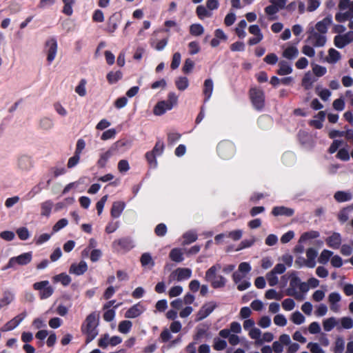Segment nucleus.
<instances>
[{"mask_svg": "<svg viewBox=\"0 0 353 353\" xmlns=\"http://www.w3.org/2000/svg\"><path fill=\"white\" fill-rule=\"evenodd\" d=\"M99 325V315L96 312H92L87 316L84 323L81 325V330L83 334L85 335V344L90 343L99 334L97 327Z\"/></svg>", "mask_w": 353, "mask_h": 353, "instance_id": "1", "label": "nucleus"}, {"mask_svg": "<svg viewBox=\"0 0 353 353\" xmlns=\"http://www.w3.org/2000/svg\"><path fill=\"white\" fill-rule=\"evenodd\" d=\"M297 288H299L302 292H306L309 290L307 284L301 282V279L293 272L290 275V286L286 290V295L294 296L297 300H302L303 296L296 292Z\"/></svg>", "mask_w": 353, "mask_h": 353, "instance_id": "2", "label": "nucleus"}, {"mask_svg": "<svg viewBox=\"0 0 353 353\" xmlns=\"http://www.w3.org/2000/svg\"><path fill=\"white\" fill-rule=\"evenodd\" d=\"M178 101L177 96L174 92H170L168 95V99L159 101L154 108V114L161 116L167 110H170L176 105Z\"/></svg>", "mask_w": 353, "mask_h": 353, "instance_id": "3", "label": "nucleus"}, {"mask_svg": "<svg viewBox=\"0 0 353 353\" xmlns=\"http://www.w3.org/2000/svg\"><path fill=\"white\" fill-rule=\"evenodd\" d=\"M217 268L216 265L210 267L205 272V281L210 282L211 286L214 288H221L225 285L226 279L221 276H216Z\"/></svg>", "mask_w": 353, "mask_h": 353, "instance_id": "4", "label": "nucleus"}, {"mask_svg": "<svg viewBox=\"0 0 353 353\" xmlns=\"http://www.w3.org/2000/svg\"><path fill=\"white\" fill-rule=\"evenodd\" d=\"M249 97L254 108L261 111L265 106V93L256 88H252L249 90Z\"/></svg>", "mask_w": 353, "mask_h": 353, "instance_id": "5", "label": "nucleus"}, {"mask_svg": "<svg viewBox=\"0 0 353 353\" xmlns=\"http://www.w3.org/2000/svg\"><path fill=\"white\" fill-rule=\"evenodd\" d=\"M218 155L223 159H230L235 154L236 148L234 144L228 140L221 141L216 148Z\"/></svg>", "mask_w": 353, "mask_h": 353, "instance_id": "6", "label": "nucleus"}, {"mask_svg": "<svg viewBox=\"0 0 353 353\" xmlns=\"http://www.w3.org/2000/svg\"><path fill=\"white\" fill-rule=\"evenodd\" d=\"M32 259V252L23 253L17 256L11 257L9 259L8 263L4 266L2 270H6L7 269L13 268L15 264L20 265H26L30 263Z\"/></svg>", "mask_w": 353, "mask_h": 353, "instance_id": "7", "label": "nucleus"}, {"mask_svg": "<svg viewBox=\"0 0 353 353\" xmlns=\"http://www.w3.org/2000/svg\"><path fill=\"white\" fill-rule=\"evenodd\" d=\"M34 290L39 292V298L46 299L51 296L54 292V288L50 285L48 281L36 282L32 285Z\"/></svg>", "mask_w": 353, "mask_h": 353, "instance_id": "8", "label": "nucleus"}, {"mask_svg": "<svg viewBox=\"0 0 353 353\" xmlns=\"http://www.w3.org/2000/svg\"><path fill=\"white\" fill-rule=\"evenodd\" d=\"M134 246L133 241L130 237H123L112 242V248L117 252H128Z\"/></svg>", "mask_w": 353, "mask_h": 353, "instance_id": "9", "label": "nucleus"}, {"mask_svg": "<svg viewBox=\"0 0 353 353\" xmlns=\"http://www.w3.org/2000/svg\"><path fill=\"white\" fill-rule=\"evenodd\" d=\"M57 48V41L54 37H52L46 41L45 48L47 54V61L49 64L55 59Z\"/></svg>", "mask_w": 353, "mask_h": 353, "instance_id": "10", "label": "nucleus"}, {"mask_svg": "<svg viewBox=\"0 0 353 353\" xmlns=\"http://www.w3.org/2000/svg\"><path fill=\"white\" fill-rule=\"evenodd\" d=\"M307 40L314 47H322L326 43L325 36L323 35V34L315 32L314 30L310 31Z\"/></svg>", "mask_w": 353, "mask_h": 353, "instance_id": "11", "label": "nucleus"}, {"mask_svg": "<svg viewBox=\"0 0 353 353\" xmlns=\"http://www.w3.org/2000/svg\"><path fill=\"white\" fill-rule=\"evenodd\" d=\"M216 307V304L214 302H210L203 305L197 313V320L201 321L208 316Z\"/></svg>", "mask_w": 353, "mask_h": 353, "instance_id": "12", "label": "nucleus"}, {"mask_svg": "<svg viewBox=\"0 0 353 353\" xmlns=\"http://www.w3.org/2000/svg\"><path fill=\"white\" fill-rule=\"evenodd\" d=\"M271 213L274 216H284L290 217L294 214V210L285 206H275L272 208Z\"/></svg>", "mask_w": 353, "mask_h": 353, "instance_id": "13", "label": "nucleus"}, {"mask_svg": "<svg viewBox=\"0 0 353 353\" xmlns=\"http://www.w3.org/2000/svg\"><path fill=\"white\" fill-rule=\"evenodd\" d=\"M143 307L140 303H137L130 307L125 313L127 319H134L139 316L143 312Z\"/></svg>", "mask_w": 353, "mask_h": 353, "instance_id": "14", "label": "nucleus"}, {"mask_svg": "<svg viewBox=\"0 0 353 353\" xmlns=\"http://www.w3.org/2000/svg\"><path fill=\"white\" fill-rule=\"evenodd\" d=\"M88 270V265L84 261H81L78 264L72 263L69 272L71 274L79 276L83 274Z\"/></svg>", "mask_w": 353, "mask_h": 353, "instance_id": "15", "label": "nucleus"}, {"mask_svg": "<svg viewBox=\"0 0 353 353\" xmlns=\"http://www.w3.org/2000/svg\"><path fill=\"white\" fill-rule=\"evenodd\" d=\"M130 141L126 139H120L114 143L110 148L116 154L117 152H123L130 147Z\"/></svg>", "mask_w": 353, "mask_h": 353, "instance_id": "16", "label": "nucleus"}, {"mask_svg": "<svg viewBox=\"0 0 353 353\" xmlns=\"http://www.w3.org/2000/svg\"><path fill=\"white\" fill-rule=\"evenodd\" d=\"M327 245L333 249H339L341 244V236L339 233L334 232L326 239Z\"/></svg>", "mask_w": 353, "mask_h": 353, "instance_id": "17", "label": "nucleus"}, {"mask_svg": "<svg viewBox=\"0 0 353 353\" xmlns=\"http://www.w3.org/2000/svg\"><path fill=\"white\" fill-rule=\"evenodd\" d=\"M332 19L330 15L325 17L323 20L316 23L315 28L320 34H325L327 27L332 23Z\"/></svg>", "mask_w": 353, "mask_h": 353, "instance_id": "18", "label": "nucleus"}, {"mask_svg": "<svg viewBox=\"0 0 353 353\" xmlns=\"http://www.w3.org/2000/svg\"><path fill=\"white\" fill-rule=\"evenodd\" d=\"M317 252L315 249L310 248L306 251L307 259H305V266L313 268L316 265L315 259L317 256Z\"/></svg>", "mask_w": 353, "mask_h": 353, "instance_id": "19", "label": "nucleus"}, {"mask_svg": "<svg viewBox=\"0 0 353 353\" xmlns=\"http://www.w3.org/2000/svg\"><path fill=\"white\" fill-rule=\"evenodd\" d=\"M173 274H176V280L181 281L183 280L188 279L192 276V270L188 268H178Z\"/></svg>", "mask_w": 353, "mask_h": 353, "instance_id": "20", "label": "nucleus"}, {"mask_svg": "<svg viewBox=\"0 0 353 353\" xmlns=\"http://www.w3.org/2000/svg\"><path fill=\"white\" fill-rule=\"evenodd\" d=\"M125 207L123 201H115L112 203L110 214L113 218H118L121 214Z\"/></svg>", "mask_w": 353, "mask_h": 353, "instance_id": "21", "label": "nucleus"}, {"mask_svg": "<svg viewBox=\"0 0 353 353\" xmlns=\"http://www.w3.org/2000/svg\"><path fill=\"white\" fill-rule=\"evenodd\" d=\"M115 153L110 148L106 152L101 153L97 163V166L101 168H105L109 159Z\"/></svg>", "mask_w": 353, "mask_h": 353, "instance_id": "22", "label": "nucleus"}, {"mask_svg": "<svg viewBox=\"0 0 353 353\" xmlns=\"http://www.w3.org/2000/svg\"><path fill=\"white\" fill-rule=\"evenodd\" d=\"M213 88L214 87L212 80L211 79H205L204 81L203 90V94L205 95L204 102L208 101L211 97L213 91Z\"/></svg>", "mask_w": 353, "mask_h": 353, "instance_id": "23", "label": "nucleus"}, {"mask_svg": "<svg viewBox=\"0 0 353 353\" xmlns=\"http://www.w3.org/2000/svg\"><path fill=\"white\" fill-rule=\"evenodd\" d=\"M14 299V294L9 291L6 290L3 293V297L0 299V309L10 304Z\"/></svg>", "mask_w": 353, "mask_h": 353, "instance_id": "24", "label": "nucleus"}, {"mask_svg": "<svg viewBox=\"0 0 353 353\" xmlns=\"http://www.w3.org/2000/svg\"><path fill=\"white\" fill-rule=\"evenodd\" d=\"M279 67L276 73L280 76L287 75L292 72L291 65L285 61H281L279 63Z\"/></svg>", "mask_w": 353, "mask_h": 353, "instance_id": "25", "label": "nucleus"}, {"mask_svg": "<svg viewBox=\"0 0 353 353\" xmlns=\"http://www.w3.org/2000/svg\"><path fill=\"white\" fill-rule=\"evenodd\" d=\"M170 259L176 263H181L184 260L183 253L181 248H173L169 254Z\"/></svg>", "mask_w": 353, "mask_h": 353, "instance_id": "26", "label": "nucleus"}, {"mask_svg": "<svg viewBox=\"0 0 353 353\" xmlns=\"http://www.w3.org/2000/svg\"><path fill=\"white\" fill-rule=\"evenodd\" d=\"M334 199L339 203L350 201L352 199V194L350 192L344 191H337L334 195Z\"/></svg>", "mask_w": 353, "mask_h": 353, "instance_id": "27", "label": "nucleus"}, {"mask_svg": "<svg viewBox=\"0 0 353 353\" xmlns=\"http://www.w3.org/2000/svg\"><path fill=\"white\" fill-rule=\"evenodd\" d=\"M123 77V73L120 70L116 72L110 71L106 75V79L110 84H114L121 80Z\"/></svg>", "mask_w": 353, "mask_h": 353, "instance_id": "28", "label": "nucleus"}, {"mask_svg": "<svg viewBox=\"0 0 353 353\" xmlns=\"http://www.w3.org/2000/svg\"><path fill=\"white\" fill-rule=\"evenodd\" d=\"M118 28V18L116 14H112L108 19L106 31L112 33Z\"/></svg>", "mask_w": 353, "mask_h": 353, "instance_id": "29", "label": "nucleus"}, {"mask_svg": "<svg viewBox=\"0 0 353 353\" xmlns=\"http://www.w3.org/2000/svg\"><path fill=\"white\" fill-rule=\"evenodd\" d=\"M19 167L23 170H28L32 167L31 159L28 156H21L18 161Z\"/></svg>", "mask_w": 353, "mask_h": 353, "instance_id": "30", "label": "nucleus"}, {"mask_svg": "<svg viewBox=\"0 0 353 353\" xmlns=\"http://www.w3.org/2000/svg\"><path fill=\"white\" fill-rule=\"evenodd\" d=\"M341 57V54L339 51L334 48H330L328 50V57L326 58V61L330 63H334L340 60Z\"/></svg>", "mask_w": 353, "mask_h": 353, "instance_id": "31", "label": "nucleus"}, {"mask_svg": "<svg viewBox=\"0 0 353 353\" xmlns=\"http://www.w3.org/2000/svg\"><path fill=\"white\" fill-rule=\"evenodd\" d=\"M314 81H316V79L308 72L305 74L302 79V86L305 88V90H310Z\"/></svg>", "mask_w": 353, "mask_h": 353, "instance_id": "32", "label": "nucleus"}, {"mask_svg": "<svg viewBox=\"0 0 353 353\" xmlns=\"http://www.w3.org/2000/svg\"><path fill=\"white\" fill-rule=\"evenodd\" d=\"M53 280L54 282H60L63 286L68 285L72 281L70 276L65 273L55 275L53 277Z\"/></svg>", "mask_w": 353, "mask_h": 353, "instance_id": "33", "label": "nucleus"}, {"mask_svg": "<svg viewBox=\"0 0 353 353\" xmlns=\"http://www.w3.org/2000/svg\"><path fill=\"white\" fill-rule=\"evenodd\" d=\"M318 231L311 230L303 233L299 239V243L305 242L308 240L314 239L319 236Z\"/></svg>", "mask_w": 353, "mask_h": 353, "instance_id": "34", "label": "nucleus"}, {"mask_svg": "<svg viewBox=\"0 0 353 353\" xmlns=\"http://www.w3.org/2000/svg\"><path fill=\"white\" fill-rule=\"evenodd\" d=\"M299 54V50L295 46L288 47L283 52V56L288 59H292Z\"/></svg>", "mask_w": 353, "mask_h": 353, "instance_id": "35", "label": "nucleus"}, {"mask_svg": "<svg viewBox=\"0 0 353 353\" xmlns=\"http://www.w3.org/2000/svg\"><path fill=\"white\" fill-rule=\"evenodd\" d=\"M52 202L51 201H46L41 205V214L44 216H49L52 208Z\"/></svg>", "mask_w": 353, "mask_h": 353, "instance_id": "36", "label": "nucleus"}, {"mask_svg": "<svg viewBox=\"0 0 353 353\" xmlns=\"http://www.w3.org/2000/svg\"><path fill=\"white\" fill-rule=\"evenodd\" d=\"M132 326V323L130 321L124 320L121 321L118 325V330L122 334L128 333Z\"/></svg>", "mask_w": 353, "mask_h": 353, "instance_id": "37", "label": "nucleus"}, {"mask_svg": "<svg viewBox=\"0 0 353 353\" xmlns=\"http://www.w3.org/2000/svg\"><path fill=\"white\" fill-rule=\"evenodd\" d=\"M176 87L179 90H185L189 85V81L187 77H180L175 81Z\"/></svg>", "mask_w": 353, "mask_h": 353, "instance_id": "38", "label": "nucleus"}, {"mask_svg": "<svg viewBox=\"0 0 353 353\" xmlns=\"http://www.w3.org/2000/svg\"><path fill=\"white\" fill-rule=\"evenodd\" d=\"M204 28L199 23L192 24L190 27V33L192 36L198 37L203 34Z\"/></svg>", "mask_w": 353, "mask_h": 353, "instance_id": "39", "label": "nucleus"}, {"mask_svg": "<svg viewBox=\"0 0 353 353\" xmlns=\"http://www.w3.org/2000/svg\"><path fill=\"white\" fill-rule=\"evenodd\" d=\"M332 254L333 252L332 251L328 250H323L318 259L319 263L323 265L326 264L329 261Z\"/></svg>", "mask_w": 353, "mask_h": 353, "instance_id": "40", "label": "nucleus"}, {"mask_svg": "<svg viewBox=\"0 0 353 353\" xmlns=\"http://www.w3.org/2000/svg\"><path fill=\"white\" fill-rule=\"evenodd\" d=\"M140 261L142 266H147L150 265L151 267H153L154 265V262L150 254L148 252L143 253L141 255Z\"/></svg>", "mask_w": 353, "mask_h": 353, "instance_id": "41", "label": "nucleus"}, {"mask_svg": "<svg viewBox=\"0 0 353 353\" xmlns=\"http://www.w3.org/2000/svg\"><path fill=\"white\" fill-rule=\"evenodd\" d=\"M64 4L62 12L68 15L71 16L72 14V6L74 3V0H63Z\"/></svg>", "mask_w": 353, "mask_h": 353, "instance_id": "42", "label": "nucleus"}, {"mask_svg": "<svg viewBox=\"0 0 353 353\" xmlns=\"http://www.w3.org/2000/svg\"><path fill=\"white\" fill-rule=\"evenodd\" d=\"M247 26V23L244 19H242L239 21L238 24V27L236 28L235 32L237 36L239 38H244L246 35V33L244 29Z\"/></svg>", "mask_w": 353, "mask_h": 353, "instance_id": "43", "label": "nucleus"}, {"mask_svg": "<svg viewBox=\"0 0 353 353\" xmlns=\"http://www.w3.org/2000/svg\"><path fill=\"white\" fill-rule=\"evenodd\" d=\"M183 245H189L197 239V234L194 232H186L183 236Z\"/></svg>", "mask_w": 353, "mask_h": 353, "instance_id": "44", "label": "nucleus"}, {"mask_svg": "<svg viewBox=\"0 0 353 353\" xmlns=\"http://www.w3.org/2000/svg\"><path fill=\"white\" fill-rule=\"evenodd\" d=\"M336 324V321L334 317L325 319L323 323V329L326 332L331 331Z\"/></svg>", "mask_w": 353, "mask_h": 353, "instance_id": "45", "label": "nucleus"}, {"mask_svg": "<svg viewBox=\"0 0 353 353\" xmlns=\"http://www.w3.org/2000/svg\"><path fill=\"white\" fill-rule=\"evenodd\" d=\"M196 13L200 19H203L205 17H209L212 15V14L208 11L206 8H205L203 6H197L196 9Z\"/></svg>", "mask_w": 353, "mask_h": 353, "instance_id": "46", "label": "nucleus"}, {"mask_svg": "<svg viewBox=\"0 0 353 353\" xmlns=\"http://www.w3.org/2000/svg\"><path fill=\"white\" fill-rule=\"evenodd\" d=\"M157 154H155L154 153H153L151 151H149V152H147L145 153V159L148 163V164L151 166V167H153V168H155L157 167Z\"/></svg>", "mask_w": 353, "mask_h": 353, "instance_id": "47", "label": "nucleus"}, {"mask_svg": "<svg viewBox=\"0 0 353 353\" xmlns=\"http://www.w3.org/2000/svg\"><path fill=\"white\" fill-rule=\"evenodd\" d=\"M345 347V341L342 337H338L335 341L334 353H343Z\"/></svg>", "mask_w": 353, "mask_h": 353, "instance_id": "48", "label": "nucleus"}, {"mask_svg": "<svg viewBox=\"0 0 353 353\" xmlns=\"http://www.w3.org/2000/svg\"><path fill=\"white\" fill-rule=\"evenodd\" d=\"M227 347V343L225 340L215 338L214 339L213 348L216 351L224 350Z\"/></svg>", "mask_w": 353, "mask_h": 353, "instance_id": "49", "label": "nucleus"}, {"mask_svg": "<svg viewBox=\"0 0 353 353\" xmlns=\"http://www.w3.org/2000/svg\"><path fill=\"white\" fill-rule=\"evenodd\" d=\"M291 320L294 324L300 325L304 322L305 317L300 312L296 311L292 314Z\"/></svg>", "mask_w": 353, "mask_h": 353, "instance_id": "50", "label": "nucleus"}, {"mask_svg": "<svg viewBox=\"0 0 353 353\" xmlns=\"http://www.w3.org/2000/svg\"><path fill=\"white\" fill-rule=\"evenodd\" d=\"M16 232L21 240L25 241L30 237V232L28 228L26 227H21L18 228Z\"/></svg>", "mask_w": 353, "mask_h": 353, "instance_id": "51", "label": "nucleus"}, {"mask_svg": "<svg viewBox=\"0 0 353 353\" xmlns=\"http://www.w3.org/2000/svg\"><path fill=\"white\" fill-rule=\"evenodd\" d=\"M85 84L86 81L83 79L80 81L79 85L75 88V92L81 97H84L86 94Z\"/></svg>", "mask_w": 353, "mask_h": 353, "instance_id": "52", "label": "nucleus"}, {"mask_svg": "<svg viewBox=\"0 0 353 353\" xmlns=\"http://www.w3.org/2000/svg\"><path fill=\"white\" fill-rule=\"evenodd\" d=\"M265 297L268 299L281 300L282 298L281 294L276 292L274 289H270L265 292Z\"/></svg>", "mask_w": 353, "mask_h": 353, "instance_id": "53", "label": "nucleus"}, {"mask_svg": "<svg viewBox=\"0 0 353 353\" xmlns=\"http://www.w3.org/2000/svg\"><path fill=\"white\" fill-rule=\"evenodd\" d=\"M181 55L179 52L174 53L170 67L172 70L179 68L181 63Z\"/></svg>", "mask_w": 353, "mask_h": 353, "instance_id": "54", "label": "nucleus"}, {"mask_svg": "<svg viewBox=\"0 0 353 353\" xmlns=\"http://www.w3.org/2000/svg\"><path fill=\"white\" fill-rule=\"evenodd\" d=\"M68 223V221L66 219H61L59 220L52 227V233L57 232L61 229L65 227Z\"/></svg>", "mask_w": 353, "mask_h": 353, "instance_id": "55", "label": "nucleus"}, {"mask_svg": "<svg viewBox=\"0 0 353 353\" xmlns=\"http://www.w3.org/2000/svg\"><path fill=\"white\" fill-rule=\"evenodd\" d=\"M167 226L164 223L158 224L155 229L154 233L158 236H163L167 233Z\"/></svg>", "mask_w": 353, "mask_h": 353, "instance_id": "56", "label": "nucleus"}, {"mask_svg": "<svg viewBox=\"0 0 353 353\" xmlns=\"http://www.w3.org/2000/svg\"><path fill=\"white\" fill-rule=\"evenodd\" d=\"M163 150H164L163 142L159 140L156 142L155 145L153 148L152 150H151V152H152L157 156H160L163 152Z\"/></svg>", "mask_w": 353, "mask_h": 353, "instance_id": "57", "label": "nucleus"}, {"mask_svg": "<svg viewBox=\"0 0 353 353\" xmlns=\"http://www.w3.org/2000/svg\"><path fill=\"white\" fill-rule=\"evenodd\" d=\"M117 134L116 130L114 128L109 129L103 132L101 139L103 141H106L110 139H113L115 137Z\"/></svg>", "mask_w": 353, "mask_h": 353, "instance_id": "58", "label": "nucleus"}, {"mask_svg": "<svg viewBox=\"0 0 353 353\" xmlns=\"http://www.w3.org/2000/svg\"><path fill=\"white\" fill-rule=\"evenodd\" d=\"M266 279L268 280V284L270 286L276 285L279 281L276 274L272 271H270L266 274Z\"/></svg>", "mask_w": 353, "mask_h": 353, "instance_id": "59", "label": "nucleus"}, {"mask_svg": "<svg viewBox=\"0 0 353 353\" xmlns=\"http://www.w3.org/2000/svg\"><path fill=\"white\" fill-rule=\"evenodd\" d=\"M314 74L317 77H321L325 75L327 72V69L324 66H321L319 65H315L312 68Z\"/></svg>", "mask_w": 353, "mask_h": 353, "instance_id": "60", "label": "nucleus"}, {"mask_svg": "<svg viewBox=\"0 0 353 353\" xmlns=\"http://www.w3.org/2000/svg\"><path fill=\"white\" fill-rule=\"evenodd\" d=\"M194 66V61L190 59H186L183 64L182 70L184 73L188 74L192 70Z\"/></svg>", "mask_w": 353, "mask_h": 353, "instance_id": "61", "label": "nucleus"}, {"mask_svg": "<svg viewBox=\"0 0 353 353\" xmlns=\"http://www.w3.org/2000/svg\"><path fill=\"white\" fill-rule=\"evenodd\" d=\"M109 341H110L109 334H104L99 339L98 345L103 349H105L110 344Z\"/></svg>", "mask_w": 353, "mask_h": 353, "instance_id": "62", "label": "nucleus"}, {"mask_svg": "<svg viewBox=\"0 0 353 353\" xmlns=\"http://www.w3.org/2000/svg\"><path fill=\"white\" fill-rule=\"evenodd\" d=\"M282 307L286 311H290L295 307V302L292 299H286L282 302Z\"/></svg>", "mask_w": 353, "mask_h": 353, "instance_id": "63", "label": "nucleus"}, {"mask_svg": "<svg viewBox=\"0 0 353 353\" xmlns=\"http://www.w3.org/2000/svg\"><path fill=\"white\" fill-rule=\"evenodd\" d=\"M307 347L310 349L312 353H324V351L316 343H309L307 344Z\"/></svg>", "mask_w": 353, "mask_h": 353, "instance_id": "64", "label": "nucleus"}]
</instances>
